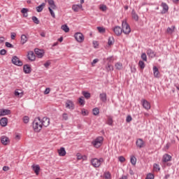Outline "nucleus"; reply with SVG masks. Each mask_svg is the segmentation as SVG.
I'll use <instances>...</instances> for the list:
<instances>
[{
  "instance_id": "14",
  "label": "nucleus",
  "mask_w": 179,
  "mask_h": 179,
  "mask_svg": "<svg viewBox=\"0 0 179 179\" xmlns=\"http://www.w3.org/2000/svg\"><path fill=\"white\" fill-rule=\"evenodd\" d=\"M1 142L2 145H6L10 142V141L9 140L8 137H7L6 136H2L1 137Z\"/></svg>"
},
{
  "instance_id": "22",
  "label": "nucleus",
  "mask_w": 179,
  "mask_h": 179,
  "mask_svg": "<svg viewBox=\"0 0 179 179\" xmlns=\"http://www.w3.org/2000/svg\"><path fill=\"white\" fill-rule=\"evenodd\" d=\"M29 40V37L26 36L25 34L21 35V44L22 45H24V44H26L27 43V41Z\"/></svg>"
},
{
  "instance_id": "2",
  "label": "nucleus",
  "mask_w": 179,
  "mask_h": 179,
  "mask_svg": "<svg viewBox=\"0 0 179 179\" xmlns=\"http://www.w3.org/2000/svg\"><path fill=\"white\" fill-rule=\"evenodd\" d=\"M48 3L50 5V7H48V10L54 19H55V13L52 9H57V5H55V1L54 0H48Z\"/></svg>"
},
{
  "instance_id": "59",
  "label": "nucleus",
  "mask_w": 179,
  "mask_h": 179,
  "mask_svg": "<svg viewBox=\"0 0 179 179\" xmlns=\"http://www.w3.org/2000/svg\"><path fill=\"white\" fill-rule=\"evenodd\" d=\"M5 41V38L4 37H0V43L2 44Z\"/></svg>"
},
{
  "instance_id": "20",
  "label": "nucleus",
  "mask_w": 179,
  "mask_h": 179,
  "mask_svg": "<svg viewBox=\"0 0 179 179\" xmlns=\"http://www.w3.org/2000/svg\"><path fill=\"white\" fill-rule=\"evenodd\" d=\"M131 17L135 20L136 22H138L139 20V15H137L136 12L134 9L131 10Z\"/></svg>"
},
{
  "instance_id": "13",
  "label": "nucleus",
  "mask_w": 179,
  "mask_h": 179,
  "mask_svg": "<svg viewBox=\"0 0 179 179\" xmlns=\"http://www.w3.org/2000/svg\"><path fill=\"white\" fill-rule=\"evenodd\" d=\"M27 58L29 61H36V55H34V52L29 51L27 54Z\"/></svg>"
},
{
  "instance_id": "31",
  "label": "nucleus",
  "mask_w": 179,
  "mask_h": 179,
  "mask_svg": "<svg viewBox=\"0 0 179 179\" xmlns=\"http://www.w3.org/2000/svg\"><path fill=\"white\" fill-rule=\"evenodd\" d=\"M32 167H33V170H34V173L36 175H38V173H40V166L36 165V166H33Z\"/></svg>"
},
{
  "instance_id": "61",
  "label": "nucleus",
  "mask_w": 179,
  "mask_h": 179,
  "mask_svg": "<svg viewBox=\"0 0 179 179\" xmlns=\"http://www.w3.org/2000/svg\"><path fill=\"white\" fill-rule=\"evenodd\" d=\"M108 45H111L113 44V41H111V40L110 39V38H109V39H108Z\"/></svg>"
},
{
  "instance_id": "29",
  "label": "nucleus",
  "mask_w": 179,
  "mask_h": 179,
  "mask_svg": "<svg viewBox=\"0 0 179 179\" xmlns=\"http://www.w3.org/2000/svg\"><path fill=\"white\" fill-rule=\"evenodd\" d=\"M130 163H131L132 166L136 165V157L134 155L130 157Z\"/></svg>"
},
{
  "instance_id": "43",
  "label": "nucleus",
  "mask_w": 179,
  "mask_h": 179,
  "mask_svg": "<svg viewBox=\"0 0 179 179\" xmlns=\"http://www.w3.org/2000/svg\"><path fill=\"white\" fill-rule=\"evenodd\" d=\"M104 177L106 179H111V174H110V172H106L104 173Z\"/></svg>"
},
{
  "instance_id": "37",
  "label": "nucleus",
  "mask_w": 179,
  "mask_h": 179,
  "mask_svg": "<svg viewBox=\"0 0 179 179\" xmlns=\"http://www.w3.org/2000/svg\"><path fill=\"white\" fill-rule=\"evenodd\" d=\"M174 29H175L174 27H171H171H168L166 31L169 34H173V33H174Z\"/></svg>"
},
{
  "instance_id": "40",
  "label": "nucleus",
  "mask_w": 179,
  "mask_h": 179,
  "mask_svg": "<svg viewBox=\"0 0 179 179\" xmlns=\"http://www.w3.org/2000/svg\"><path fill=\"white\" fill-rule=\"evenodd\" d=\"M97 30L99 33H106V29L103 27H97Z\"/></svg>"
},
{
  "instance_id": "9",
  "label": "nucleus",
  "mask_w": 179,
  "mask_h": 179,
  "mask_svg": "<svg viewBox=\"0 0 179 179\" xmlns=\"http://www.w3.org/2000/svg\"><path fill=\"white\" fill-rule=\"evenodd\" d=\"M161 6L162 8V10L161 11V15H164L169 12V5L167 3L162 2L161 4Z\"/></svg>"
},
{
  "instance_id": "62",
  "label": "nucleus",
  "mask_w": 179,
  "mask_h": 179,
  "mask_svg": "<svg viewBox=\"0 0 179 179\" xmlns=\"http://www.w3.org/2000/svg\"><path fill=\"white\" fill-rule=\"evenodd\" d=\"M164 179H168V178H170V174H166L164 178Z\"/></svg>"
},
{
  "instance_id": "15",
  "label": "nucleus",
  "mask_w": 179,
  "mask_h": 179,
  "mask_svg": "<svg viewBox=\"0 0 179 179\" xmlns=\"http://www.w3.org/2000/svg\"><path fill=\"white\" fill-rule=\"evenodd\" d=\"M10 114V110L9 109H1L0 117H5V115H9Z\"/></svg>"
},
{
  "instance_id": "54",
  "label": "nucleus",
  "mask_w": 179,
  "mask_h": 179,
  "mask_svg": "<svg viewBox=\"0 0 179 179\" xmlns=\"http://www.w3.org/2000/svg\"><path fill=\"white\" fill-rule=\"evenodd\" d=\"M98 61H99V59H94L92 61V66H94L95 64H97Z\"/></svg>"
},
{
  "instance_id": "35",
  "label": "nucleus",
  "mask_w": 179,
  "mask_h": 179,
  "mask_svg": "<svg viewBox=\"0 0 179 179\" xmlns=\"http://www.w3.org/2000/svg\"><path fill=\"white\" fill-rule=\"evenodd\" d=\"M62 29L65 31V33H68L69 31V27L66 24H64L62 26Z\"/></svg>"
},
{
  "instance_id": "51",
  "label": "nucleus",
  "mask_w": 179,
  "mask_h": 179,
  "mask_svg": "<svg viewBox=\"0 0 179 179\" xmlns=\"http://www.w3.org/2000/svg\"><path fill=\"white\" fill-rule=\"evenodd\" d=\"M131 121H132V117L131 115H128L126 118V122H131Z\"/></svg>"
},
{
  "instance_id": "21",
  "label": "nucleus",
  "mask_w": 179,
  "mask_h": 179,
  "mask_svg": "<svg viewBox=\"0 0 179 179\" xmlns=\"http://www.w3.org/2000/svg\"><path fill=\"white\" fill-rule=\"evenodd\" d=\"M0 125L1 127H6L8 125V117H2L0 120Z\"/></svg>"
},
{
  "instance_id": "34",
  "label": "nucleus",
  "mask_w": 179,
  "mask_h": 179,
  "mask_svg": "<svg viewBox=\"0 0 179 179\" xmlns=\"http://www.w3.org/2000/svg\"><path fill=\"white\" fill-rule=\"evenodd\" d=\"M32 20H33L34 23H35V24H40V20L36 16H32Z\"/></svg>"
},
{
  "instance_id": "63",
  "label": "nucleus",
  "mask_w": 179,
  "mask_h": 179,
  "mask_svg": "<svg viewBox=\"0 0 179 179\" xmlns=\"http://www.w3.org/2000/svg\"><path fill=\"white\" fill-rule=\"evenodd\" d=\"M83 115H87L86 110H82Z\"/></svg>"
},
{
  "instance_id": "33",
  "label": "nucleus",
  "mask_w": 179,
  "mask_h": 179,
  "mask_svg": "<svg viewBox=\"0 0 179 179\" xmlns=\"http://www.w3.org/2000/svg\"><path fill=\"white\" fill-rule=\"evenodd\" d=\"M82 94L84 96V97H85L87 99V100H89V99L90 98V93L87 92L86 91H83L82 92Z\"/></svg>"
},
{
  "instance_id": "60",
  "label": "nucleus",
  "mask_w": 179,
  "mask_h": 179,
  "mask_svg": "<svg viewBox=\"0 0 179 179\" xmlns=\"http://www.w3.org/2000/svg\"><path fill=\"white\" fill-rule=\"evenodd\" d=\"M108 125H113V120H109L108 121Z\"/></svg>"
},
{
  "instance_id": "45",
  "label": "nucleus",
  "mask_w": 179,
  "mask_h": 179,
  "mask_svg": "<svg viewBox=\"0 0 179 179\" xmlns=\"http://www.w3.org/2000/svg\"><path fill=\"white\" fill-rule=\"evenodd\" d=\"M72 9L74 12H79V6L73 5Z\"/></svg>"
},
{
  "instance_id": "55",
  "label": "nucleus",
  "mask_w": 179,
  "mask_h": 179,
  "mask_svg": "<svg viewBox=\"0 0 179 179\" xmlns=\"http://www.w3.org/2000/svg\"><path fill=\"white\" fill-rule=\"evenodd\" d=\"M50 92V88H46L45 92H44V94H48Z\"/></svg>"
},
{
  "instance_id": "1",
  "label": "nucleus",
  "mask_w": 179,
  "mask_h": 179,
  "mask_svg": "<svg viewBox=\"0 0 179 179\" xmlns=\"http://www.w3.org/2000/svg\"><path fill=\"white\" fill-rule=\"evenodd\" d=\"M32 125L35 132H40L43 129V124H41V119L40 117L35 118Z\"/></svg>"
},
{
  "instance_id": "5",
  "label": "nucleus",
  "mask_w": 179,
  "mask_h": 179,
  "mask_svg": "<svg viewBox=\"0 0 179 179\" xmlns=\"http://www.w3.org/2000/svg\"><path fill=\"white\" fill-rule=\"evenodd\" d=\"M103 162V158L97 159L94 158L91 159V164L93 167H100L101 162Z\"/></svg>"
},
{
  "instance_id": "24",
  "label": "nucleus",
  "mask_w": 179,
  "mask_h": 179,
  "mask_svg": "<svg viewBox=\"0 0 179 179\" xmlns=\"http://www.w3.org/2000/svg\"><path fill=\"white\" fill-rule=\"evenodd\" d=\"M153 73L155 78H160V76H159L160 72H159V69H157L156 66L153 67Z\"/></svg>"
},
{
  "instance_id": "16",
  "label": "nucleus",
  "mask_w": 179,
  "mask_h": 179,
  "mask_svg": "<svg viewBox=\"0 0 179 179\" xmlns=\"http://www.w3.org/2000/svg\"><path fill=\"white\" fill-rule=\"evenodd\" d=\"M171 156L169 154H164L162 157V162L167 163V162H171Z\"/></svg>"
},
{
  "instance_id": "64",
  "label": "nucleus",
  "mask_w": 179,
  "mask_h": 179,
  "mask_svg": "<svg viewBox=\"0 0 179 179\" xmlns=\"http://www.w3.org/2000/svg\"><path fill=\"white\" fill-rule=\"evenodd\" d=\"M41 37H45V33L41 32Z\"/></svg>"
},
{
  "instance_id": "44",
  "label": "nucleus",
  "mask_w": 179,
  "mask_h": 179,
  "mask_svg": "<svg viewBox=\"0 0 179 179\" xmlns=\"http://www.w3.org/2000/svg\"><path fill=\"white\" fill-rule=\"evenodd\" d=\"M141 59L143 61H148V56H146V53H142Z\"/></svg>"
},
{
  "instance_id": "46",
  "label": "nucleus",
  "mask_w": 179,
  "mask_h": 179,
  "mask_svg": "<svg viewBox=\"0 0 179 179\" xmlns=\"http://www.w3.org/2000/svg\"><path fill=\"white\" fill-rule=\"evenodd\" d=\"M29 120H30V119L29 118L28 116H24V117H23V122H24V124H28Z\"/></svg>"
},
{
  "instance_id": "4",
  "label": "nucleus",
  "mask_w": 179,
  "mask_h": 179,
  "mask_svg": "<svg viewBox=\"0 0 179 179\" xmlns=\"http://www.w3.org/2000/svg\"><path fill=\"white\" fill-rule=\"evenodd\" d=\"M122 32L123 31L124 34H129V33H131V27H129V24H128L127 21H123L122 22Z\"/></svg>"
},
{
  "instance_id": "19",
  "label": "nucleus",
  "mask_w": 179,
  "mask_h": 179,
  "mask_svg": "<svg viewBox=\"0 0 179 179\" xmlns=\"http://www.w3.org/2000/svg\"><path fill=\"white\" fill-rule=\"evenodd\" d=\"M23 71H24V73H31V67L29 64H24L23 66Z\"/></svg>"
},
{
  "instance_id": "56",
  "label": "nucleus",
  "mask_w": 179,
  "mask_h": 179,
  "mask_svg": "<svg viewBox=\"0 0 179 179\" xmlns=\"http://www.w3.org/2000/svg\"><path fill=\"white\" fill-rule=\"evenodd\" d=\"M15 37H16V34L11 33V40H15Z\"/></svg>"
},
{
  "instance_id": "53",
  "label": "nucleus",
  "mask_w": 179,
  "mask_h": 179,
  "mask_svg": "<svg viewBox=\"0 0 179 179\" xmlns=\"http://www.w3.org/2000/svg\"><path fill=\"white\" fill-rule=\"evenodd\" d=\"M43 65H44L45 68H48V66H50V65H51V62H46Z\"/></svg>"
},
{
  "instance_id": "18",
  "label": "nucleus",
  "mask_w": 179,
  "mask_h": 179,
  "mask_svg": "<svg viewBox=\"0 0 179 179\" xmlns=\"http://www.w3.org/2000/svg\"><path fill=\"white\" fill-rule=\"evenodd\" d=\"M35 51V54L37 55L38 58H43V57L44 56V52H43V50L38 49V48H36L34 50Z\"/></svg>"
},
{
  "instance_id": "39",
  "label": "nucleus",
  "mask_w": 179,
  "mask_h": 179,
  "mask_svg": "<svg viewBox=\"0 0 179 179\" xmlns=\"http://www.w3.org/2000/svg\"><path fill=\"white\" fill-rule=\"evenodd\" d=\"M138 66H140L141 69H145V62H143L142 60H140L138 62Z\"/></svg>"
},
{
  "instance_id": "30",
  "label": "nucleus",
  "mask_w": 179,
  "mask_h": 179,
  "mask_svg": "<svg viewBox=\"0 0 179 179\" xmlns=\"http://www.w3.org/2000/svg\"><path fill=\"white\" fill-rule=\"evenodd\" d=\"M15 96L17 97H23V92H22V90H16L15 91Z\"/></svg>"
},
{
  "instance_id": "49",
  "label": "nucleus",
  "mask_w": 179,
  "mask_h": 179,
  "mask_svg": "<svg viewBox=\"0 0 179 179\" xmlns=\"http://www.w3.org/2000/svg\"><path fill=\"white\" fill-rule=\"evenodd\" d=\"M62 120H64V121H68V114L67 113L62 114Z\"/></svg>"
},
{
  "instance_id": "8",
  "label": "nucleus",
  "mask_w": 179,
  "mask_h": 179,
  "mask_svg": "<svg viewBox=\"0 0 179 179\" xmlns=\"http://www.w3.org/2000/svg\"><path fill=\"white\" fill-rule=\"evenodd\" d=\"M66 108L69 110H75V103L71 100L68 99L65 103Z\"/></svg>"
},
{
  "instance_id": "17",
  "label": "nucleus",
  "mask_w": 179,
  "mask_h": 179,
  "mask_svg": "<svg viewBox=\"0 0 179 179\" xmlns=\"http://www.w3.org/2000/svg\"><path fill=\"white\" fill-rule=\"evenodd\" d=\"M113 31L116 36H121V34H122V28L120 27H115L113 29Z\"/></svg>"
},
{
  "instance_id": "52",
  "label": "nucleus",
  "mask_w": 179,
  "mask_h": 179,
  "mask_svg": "<svg viewBox=\"0 0 179 179\" xmlns=\"http://www.w3.org/2000/svg\"><path fill=\"white\" fill-rule=\"evenodd\" d=\"M100 9L101 10H103V12L107 10V6L106 5H102L101 7H100Z\"/></svg>"
},
{
  "instance_id": "42",
  "label": "nucleus",
  "mask_w": 179,
  "mask_h": 179,
  "mask_svg": "<svg viewBox=\"0 0 179 179\" xmlns=\"http://www.w3.org/2000/svg\"><path fill=\"white\" fill-rule=\"evenodd\" d=\"M145 179H155V175H153L152 173H148Z\"/></svg>"
},
{
  "instance_id": "23",
  "label": "nucleus",
  "mask_w": 179,
  "mask_h": 179,
  "mask_svg": "<svg viewBox=\"0 0 179 179\" xmlns=\"http://www.w3.org/2000/svg\"><path fill=\"white\" fill-rule=\"evenodd\" d=\"M147 55H148V57H151V58H155V57H156V54H155V51H153L150 48L147 50Z\"/></svg>"
},
{
  "instance_id": "25",
  "label": "nucleus",
  "mask_w": 179,
  "mask_h": 179,
  "mask_svg": "<svg viewBox=\"0 0 179 179\" xmlns=\"http://www.w3.org/2000/svg\"><path fill=\"white\" fill-rule=\"evenodd\" d=\"M99 99L101 101L106 103L107 101V94L106 93L100 94Z\"/></svg>"
},
{
  "instance_id": "3",
  "label": "nucleus",
  "mask_w": 179,
  "mask_h": 179,
  "mask_svg": "<svg viewBox=\"0 0 179 179\" xmlns=\"http://www.w3.org/2000/svg\"><path fill=\"white\" fill-rule=\"evenodd\" d=\"M103 141L104 138H103V136H99L92 142V145H93L94 148L99 149V148L103 145Z\"/></svg>"
},
{
  "instance_id": "26",
  "label": "nucleus",
  "mask_w": 179,
  "mask_h": 179,
  "mask_svg": "<svg viewBox=\"0 0 179 179\" xmlns=\"http://www.w3.org/2000/svg\"><path fill=\"white\" fill-rule=\"evenodd\" d=\"M59 156H65L66 155V151L65 150V148L62 147L58 150Z\"/></svg>"
},
{
  "instance_id": "11",
  "label": "nucleus",
  "mask_w": 179,
  "mask_h": 179,
  "mask_svg": "<svg viewBox=\"0 0 179 179\" xmlns=\"http://www.w3.org/2000/svg\"><path fill=\"white\" fill-rule=\"evenodd\" d=\"M141 103L143 108L145 110H150V103H149V101H148L146 99H143Z\"/></svg>"
},
{
  "instance_id": "12",
  "label": "nucleus",
  "mask_w": 179,
  "mask_h": 179,
  "mask_svg": "<svg viewBox=\"0 0 179 179\" xmlns=\"http://www.w3.org/2000/svg\"><path fill=\"white\" fill-rule=\"evenodd\" d=\"M136 145L137 148H138L139 149H142V148L145 146V141H143L142 138H138L136 140Z\"/></svg>"
},
{
  "instance_id": "32",
  "label": "nucleus",
  "mask_w": 179,
  "mask_h": 179,
  "mask_svg": "<svg viewBox=\"0 0 179 179\" xmlns=\"http://www.w3.org/2000/svg\"><path fill=\"white\" fill-rule=\"evenodd\" d=\"M115 68L118 71H121L122 69V64L121 62H117L115 64Z\"/></svg>"
},
{
  "instance_id": "28",
  "label": "nucleus",
  "mask_w": 179,
  "mask_h": 179,
  "mask_svg": "<svg viewBox=\"0 0 179 179\" xmlns=\"http://www.w3.org/2000/svg\"><path fill=\"white\" fill-rule=\"evenodd\" d=\"M29 12V9L26 8H23L21 10V13L23 14L24 17H27L29 16V14L27 13Z\"/></svg>"
},
{
  "instance_id": "27",
  "label": "nucleus",
  "mask_w": 179,
  "mask_h": 179,
  "mask_svg": "<svg viewBox=\"0 0 179 179\" xmlns=\"http://www.w3.org/2000/svg\"><path fill=\"white\" fill-rule=\"evenodd\" d=\"M45 6V3H42L41 5H39L36 8V11H38V13L43 12V9H44Z\"/></svg>"
},
{
  "instance_id": "57",
  "label": "nucleus",
  "mask_w": 179,
  "mask_h": 179,
  "mask_svg": "<svg viewBox=\"0 0 179 179\" xmlns=\"http://www.w3.org/2000/svg\"><path fill=\"white\" fill-rule=\"evenodd\" d=\"M9 170V166H4L3 167V171H8Z\"/></svg>"
},
{
  "instance_id": "38",
  "label": "nucleus",
  "mask_w": 179,
  "mask_h": 179,
  "mask_svg": "<svg viewBox=\"0 0 179 179\" xmlns=\"http://www.w3.org/2000/svg\"><path fill=\"white\" fill-rule=\"evenodd\" d=\"M78 103L80 106H83L85 104V98L83 96H80L78 99Z\"/></svg>"
},
{
  "instance_id": "36",
  "label": "nucleus",
  "mask_w": 179,
  "mask_h": 179,
  "mask_svg": "<svg viewBox=\"0 0 179 179\" xmlns=\"http://www.w3.org/2000/svg\"><path fill=\"white\" fill-rule=\"evenodd\" d=\"M100 113V110H99V108H95L92 110V113L94 115H99Z\"/></svg>"
},
{
  "instance_id": "47",
  "label": "nucleus",
  "mask_w": 179,
  "mask_h": 179,
  "mask_svg": "<svg viewBox=\"0 0 179 179\" xmlns=\"http://www.w3.org/2000/svg\"><path fill=\"white\" fill-rule=\"evenodd\" d=\"M118 160L119 162H120V163H124V162H125V157H124V156H120L118 157Z\"/></svg>"
},
{
  "instance_id": "10",
  "label": "nucleus",
  "mask_w": 179,
  "mask_h": 179,
  "mask_svg": "<svg viewBox=\"0 0 179 179\" xmlns=\"http://www.w3.org/2000/svg\"><path fill=\"white\" fill-rule=\"evenodd\" d=\"M41 122L42 124V127H47L48 125H50V118L45 117L42 120H41Z\"/></svg>"
},
{
  "instance_id": "41",
  "label": "nucleus",
  "mask_w": 179,
  "mask_h": 179,
  "mask_svg": "<svg viewBox=\"0 0 179 179\" xmlns=\"http://www.w3.org/2000/svg\"><path fill=\"white\" fill-rule=\"evenodd\" d=\"M154 170L155 171H160V166L157 164H154Z\"/></svg>"
},
{
  "instance_id": "6",
  "label": "nucleus",
  "mask_w": 179,
  "mask_h": 179,
  "mask_svg": "<svg viewBox=\"0 0 179 179\" xmlns=\"http://www.w3.org/2000/svg\"><path fill=\"white\" fill-rule=\"evenodd\" d=\"M12 64L16 65L17 66H22L23 65V62L17 57V56H13L12 57Z\"/></svg>"
},
{
  "instance_id": "48",
  "label": "nucleus",
  "mask_w": 179,
  "mask_h": 179,
  "mask_svg": "<svg viewBox=\"0 0 179 179\" xmlns=\"http://www.w3.org/2000/svg\"><path fill=\"white\" fill-rule=\"evenodd\" d=\"M6 47H7V48H13L14 46L10 43L6 42Z\"/></svg>"
},
{
  "instance_id": "7",
  "label": "nucleus",
  "mask_w": 179,
  "mask_h": 179,
  "mask_svg": "<svg viewBox=\"0 0 179 179\" xmlns=\"http://www.w3.org/2000/svg\"><path fill=\"white\" fill-rule=\"evenodd\" d=\"M74 37L78 43H82L85 40V36H83V34L80 32L76 33Z\"/></svg>"
},
{
  "instance_id": "50",
  "label": "nucleus",
  "mask_w": 179,
  "mask_h": 179,
  "mask_svg": "<svg viewBox=\"0 0 179 179\" xmlns=\"http://www.w3.org/2000/svg\"><path fill=\"white\" fill-rule=\"evenodd\" d=\"M6 52H7L6 50L2 49L1 50H0V55H6Z\"/></svg>"
},
{
  "instance_id": "58",
  "label": "nucleus",
  "mask_w": 179,
  "mask_h": 179,
  "mask_svg": "<svg viewBox=\"0 0 179 179\" xmlns=\"http://www.w3.org/2000/svg\"><path fill=\"white\" fill-rule=\"evenodd\" d=\"M173 3L175 5H178L179 0H172Z\"/></svg>"
}]
</instances>
